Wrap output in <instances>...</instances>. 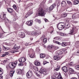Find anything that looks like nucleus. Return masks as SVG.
<instances>
[{"mask_svg":"<svg viewBox=\"0 0 79 79\" xmlns=\"http://www.w3.org/2000/svg\"><path fill=\"white\" fill-rule=\"evenodd\" d=\"M5 16H6V14L3 12L0 15V18L1 19H3V21H5V22L6 23H7L8 24H10L11 22L9 21V20L7 19L6 17H5Z\"/></svg>","mask_w":79,"mask_h":79,"instance_id":"obj_1","label":"nucleus"},{"mask_svg":"<svg viewBox=\"0 0 79 79\" xmlns=\"http://www.w3.org/2000/svg\"><path fill=\"white\" fill-rule=\"evenodd\" d=\"M38 14L40 16H44L45 15V12L43 8L40 7L38 10Z\"/></svg>","mask_w":79,"mask_h":79,"instance_id":"obj_2","label":"nucleus"},{"mask_svg":"<svg viewBox=\"0 0 79 79\" xmlns=\"http://www.w3.org/2000/svg\"><path fill=\"white\" fill-rule=\"evenodd\" d=\"M17 62H15V63H12L11 64H9V67L10 68L13 69L15 68V67H16V64H17Z\"/></svg>","mask_w":79,"mask_h":79,"instance_id":"obj_3","label":"nucleus"},{"mask_svg":"<svg viewBox=\"0 0 79 79\" xmlns=\"http://www.w3.org/2000/svg\"><path fill=\"white\" fill-rule=\"evenodd\" d=\"M52 79H63L61 75H57L56 76H52Z\"/></svg>","mask_w":79,"mask_h":79,"instance_id":"obj_4","label":"nucleus"},{"mask_svg":"<svg viewBox=\"0 0 79 79\" xmlns=\"http://www.w3.org/2000/svg\"><path fill=\"white\" fill-rule=\"evenodd\" d=\"M57 26L58 29L60 30L63 29L64 27V26L61 23H59L58 25H57Z\"/></svg>","mask_w":79,"mask_h":79,"instance_id":"obj_5","label":"nucleus"},{"mask_svg":"<svg viewBox=\"0 0 79 79\" xmlns=\"http://www.w3.org/2000/svg\"><path fill=\"white\" fill-rule=\"evenodd\" d=\"M13 49H14L15 50L10 51V53H15V52H17V51L16 50H18L19 49V47H18L16 45H15L13 48Z\"/></svg>","mask_w":79,"mask_h":79,"instance_id":"obj_6","label":"nucleus"},{"mask_svg":"<svg viewBox=\"0 0 79 79\" xmlns=\"http://www.w3.org/2000/svg\"><path fill=\"white\" fill-rule=\"evenodd\" d=\"M26 76L28 78H29V77H32V72L30 71H29L27 73Z\"/></svg>","mask_w":79,"mask_h":79,"instance_id":"obj_7","label":"nucleus"},{"mask_svg":"<svg viewBox=\"0 0 79 79\" xmlns=\"http://www.w3.org/2000/svg\"><path fill=\"white\" fill-rule=\"evenodd\" d=\"M30 32V34H31V35H38V34H41L40 31H39V33H37L36 31H33Z\"/></svg>","mask_w":79,"mask_h":79,"instance_id":"obj_8","label":"nucleus"},{"mask_svg":"<svg viewBox=\"0 0 79 79\" xmlns=\"http://www.w3.org/2000/svg\"><path fill=\"white\" fill-rule=\"evenodd\" d=\"M20 63H24L26 61V59L24 57H21L19 60Z\"/></svg>","mask_w":79,"mask_h":79,"instance_id":"obj_9","label":"nucleus"},{"mask_svg":"<svg viewBox=\"0 0 79 79\" xmlns=\"http://www.w3.org/2000/svg\"><path fill=\"white\" fill-rule=\"evenodd\" d=\"M76 33V30L74 28H72V29L71 31L69 33V34H71V35H74Z\"/></svg>","mask_w":79,"mask_h":79,"instance_id":"obj_10","label":"nucleus"},{"mask_svg":"<svg viewBox=\"0 0 79 79\" xmlns=\"http://www.w3.org/2000/svg\"><path fill=\"white\" fill-rule=\"evenodd\" d=\"M56 5L55 4H53L52 6H51L49 7V11H51L53 10V9H54V8L55 7V6Z\"/></svg>","mask_w":79,"mask_h":79,"instance_id":"obj_11","label":"nucleus"},{"mask_svg":"<svg viewBox=\"0 0 79 79\" xmlns=\"http://www.w3.org/2000/svg\"><path fill=\"white\" fill-rule=\"evenodd\" d=\"M62 70L63 71H64V72H65V73H66L67 72H68V68L66 67V66H64L62 68Z\"/></svg>","mask_w":79,"mask_h":79,"instance_id":"obj_12","label":"nucleus"},{"mask_svg":"<svg viewBox=\"0 0 79 79\" xmlns=\"http://www.w3.org/2000/svg\"><path fill=\"white\" fill-rule=\"evenodd\" d=\"M32 14V11L31 10H29L28 11V13L26 15V17H27L28 16H29L30 15H31Z\"/></svg>","mask_w":79,"mask_h":79,"instance_id":"obj_13","label":"nucleus"},{"mask_svg":"<svg viewBox=\"0 0 79 79\" xmlns=\"http://www.w3.org/2000/svg\"><path fill=\"white\" fill-rule=\"evenodd\" d=\"M53 59H54L55 60L58 61V60H60V56H54Z\"/></svg>","mask_w":79,"mask_h":79,"instance_id":"obj_14","label":"nucleus"},{"mask_svg":"<svg viewBox=\"0 0 79 79\" xmlns=\"http://www.w3.org/2000/svg\"><path fill=\"white\" fill-rule=\"evenodd\" d=\"M61 5L63 7H65L66 6V3L65 1H62L61 3Z\"/></svg>","mask_w":79,"mask_h":79,"instance_id":"obj_15","label":"nucleus"},{"mask_svg":"<svg viewBox=\"0 0 79 79\" xmlns=\"http://www.w3.org/2000/svg\"><path fill=\"white\" fill-rule=\"evenodd\" d=\"M27 24L28 26H32L33 23V22L32 21H29L27 22Z\"/></svg>","mask_w":79,"mask_h":79,"instance_id":"obj_16","label":"nucleus"},{"mask_svg":"<svg viewBox=\"0 0 79 79\" xmlns=\"http://www.w3.org/2000/svg\"><path fill=\"white\" fill-rule=\"evenodd\" d=\"M60 45L62 46V47H66L67 45V43L66 42H62V43L60 44Z\"/></svg>","mask_w":79,"mask_h":79,"instance_id":"obj_17","label":"nucleus"},{"mask_svg":"<svg viewBox=\"0 0 79 79\" xmlns=\"http://www.w3.org/2000/svg\"><path fill=\"white\" fill-rule=\"evenodd\" d=\"M7 11L9 12V13H13V10L11 8H7Z\"/></svg>","mask_w":79,"mask_h":79,"instance_id":"obj_18","label":"nucleus"},{"mask_svg":"<svg viewBox=\"0 0 79 79\" xmlns=\"http://www.w3.org/2000/svg\"><path fill=\"white\" fill-rule=\"evenodd\" d=\"M62 54L63 52H62V51H59L56 53V55L57 56H58L59 55H62Z\"/></svg>","mask_w":79,"mask_h":79,"instance_id":"obj_19","label":"nucleus"},{"mask_svg":"<svg viewBox=\"0 0 79 79\" xmlns=\"http://www.w3.org/2000/svg\"><path fill=\"white\" fill-rule=\"evenodd\" d=\"M29 56L30 58H34V57L35 56V53L33 52L32 54L31 55L29 54Z\"/></svg>","mask_w":79,"mask_h":79,"instance_id":"obj_20","label":"nucleus"},{"mask_svg":"<svg viewBox=\"0 0 79 79\" xmlns=\"http://www.w3.org/2000/svg\"><path fill=\"white\" fill-rule=\"evenodd\" d=\"M17 72L18 74H21L22 73V70L18 69H17Z\"/></svg>","mask_w":79,"mask_h":79,"instance_id":"obj_21","label":"nucleus"},{"mask_svg":"<svg viewBox=\"0 0 79 79\" xmlns=\"http://www.w3.org/2000/svg\"><path fill=\"white\" fill-rule=\"evenodd\" d=\"M20 35L21 38H24V37H25V35L24 34V33L23 32H22L20 34Z\"/></svg>","mask_w":79,"mask_h":79,"instance_id":"obj_22","label":"nucleus"},{"mask_svg":"<svg viewBox=\"0 0 79 79\" xmlns=\"http://www.w3.org/2000/svg\"><path fill=\"white\" fill-rule=\"evenodd\" d=\"M67 16V14L66 13H64L61 15V17L62 18H65Z\"/></svg>","mask_w":79,"mask_h":79,"instance_id":"obj_23","label":"nucleus"},{"mask_svg":"<svg viewBox=\"0 0 79 79\" xmlns=\"http://www.w3.org/2000/svg\"><path fill=\"white\" fill-rule=\"evenodd\" d=\"M15 71H11L10 72V77H13V74L15 73Z\"/></svg>","mask_w":79,"mask_h":79,"instance_id":"obj_24","label":"nucleus"},{"mask_svg":"<svg viewBox=\"0 0 79 79\" xmlns=\"http://www.w3.org/2000/svg\"><path fill=\"white\" fill-rule=\"evenodd\" d=\"M3 48L4 50H8L10 49V48H8V47L5 46H3Z\"/></svg>","mask_w":79,"mask_h":79,"instance_id":"obj_25","label":"nucleus"},{"mask_svg":"<svg viewBox=\"0 0 79 79\" xmlns=\"http://www.w3.org/2000/svg\"><path fill=\"white\" fill-rule=\"evenodd\" d=\"M40 58H45V56L44 54H40Z\"/></svg>","mask_w":79,"mask_h":79,"instance_id":"obj_26","label":"nucleus"},{"mask_svg":"<svg viewBox=\"0 0 79 79\" xmlns=\"http://www.w3.org/2000/svg\"><path fill=\"white\" fill-rule=\"evenodd\" d=\"M3 70L2 68H0V75L3 74Z\"/></svg>","mask_w":79,"mask_h":79,"instance_id":"obj_27","label":"nucleus"},{"mask_svg":"<svg viewBox=\"0 0 79 79\" xmlns=\"http://www.w3.org/2000/svg\"><path fill=\"white\" fill-rule=\"evenodd\" d=\"M78 3H79V1L76 0L74 1L73 3L74 5H77V4H78Z\"/></svg>","mask_w":79,"mask_h":79,"instance_id":"obj_28","label":"nucleus"},{"mask_svg":"<svg viewBox=\"0 0 79 79\" xmlns=\"http://www.w3.org/2000/svg\"><path fill=\"white\" fill-rule=\"evenodd\" d=\"M69 72H70L71 73H73V72L74 71V70L71 68H69Z\"/></svg>","mask_w":79,"mask_h":79,"instance_id":"obj_29","label":"nucleus"},{"mask_svg":"<svg viewBox=\"0 0 79 79\" xmlns=\"http://www.w3.org/2000/svg\"><path fill=\"white\" fill-rule=\"evenodd\" d=\"M35 64L36 65V66H40V62H36L35 63Z\"/></svg>","mask_w":79,"mask_h":79,"instance_id":"obj_30","label":"nucleus"},{"mask_svg":"<svg viewBox=\"0 0 79 79\" xmlns=\"http://www.w3.org/2000/svg\"><path fill=\"white\" fill-rule=\"evenodd\" d=\"M67 2L68 5H69L70 6H72V3L71 2L69 1H67Z\"/></svg>","mask_w":79,"mask_h":79,"instance_id":"obj_31","label":"nucleus"},{"mask_svg":"<svg viewBox=\"0 0 79 79\" xmlns=\"http://www.w3.org/2000/svg\"><path fill=\"white\" fill-rule=\"evenodd\" d=\"M48 48L51 49H54V46L53 45H49L48 46Z\"/></svg>","mask_w":79,"mask_h":79,"instance_id":"obj_32","label":"nucleus"},{"mask_svg":"<svg viewBox=\"0 0 79 79\" xmlns=\"http://www.w3.org/2000/svg\"><path fill=\"white\" fill-rule=\"evenodd\" d=\"M48 72L47 71H44L43 72V74L45 76H46V75H47V74H48Z\"/></svg>","mask_w":79,"mask_h":79,"instance_id":"obj_33","label":"nucleus"},{"mask_svg":"<svg viewBox=\"0 0 79 79\" xmlns=\"http://www.w3.org/2000/svg\"><path fill=\"white\" fill-rule=\"evenodd\" d=\"M33 69L36 71H38V68H37V67L36 66H33Z\"/></svg>","mask_w":79,"mask_h":79,"instance_id":"obj_34","label":"nucleus"},{"mask_svg":"<svg viewBox=\"0 0 79 79\" xmlns=\"http://www.w3.org/2000/svg\"><path fill=\"white\" fill-rule=\"evenodd\" d=\"M32 5H33L32 3H30L29 4H27V5L26 6H27V8H28V7H29L30 6H32Z\"/></svg>","mask_w":79,"mask_h":79,"instance_id":"obj_35","label":"nucleus"},{"mask_svg":"<svg viewBox=\"0 0 79 79\" xmlns=\"http://www.w3.org/2000/svg\"><path fill=\"white\" fill-rule=\"evenodd\" d=\"M53 42L54 43H56V44H58V45H60V44H61V43H60L59 42H58V41H56L55 40H54L53 41Z\"/></svg>","mask_w":79,"mask_h":79,"instance_id":"obj_36","label":"nucleus"},{"mask_svg":"<svg viewBox=\"0 0 79 79\" xmlns=\"http://www.w3.org/2000/svg\"><path fill=\"white\" fill-rule=\"evenodd\" d=\"M44 70L43 69H41L40 70V73H41V74H43L44 72Z\"/></svg>","mask_w":79,"mask_h":79,"instance_id":"obj_37","label":"nucleus"},{"mask_svg":"<svg viewBox=\"0 0 79 79\" xmlns=\"http://www.w3.org/2000/svg\"><path fill=\"white\" fill-rule=\"evenodd\" d=\"M75 69H76L78 70H79V64H78V65L75 66Z\"/></svg>","mask_w":79,"mask_h":79,"instance_id":"obj_38","label":"nucleus"},{"mask_svg":"<svg viewBox=\"0 0 79 79\" xmlns=\"http://www.w3.org/2000/svg\"><path fill=\"white\" fill-rule=\"evenodd\" d=\"M13 7L15 10H16L17 9V6H16V5H14L13 6Z\"/></svg>","mask_w":79,"mask_h":79,"instance_id":"obj_39","label":"nucleus"},{"mask_svg":"<svg viewBox=\"0 0 79 79\" xmlns=\"http://www.w3.org/2000/svg\"><path fill=\"white\" fill-rule=\"evenodd\" d=\"M35 21H36V22H37V23H40L41 21L40 20L38 19H36L35 20Z\"/></svg>","mask_w":79,"mask_h":79,"instance_id":"obj_40","label":"nucleus"},{"mask_svg":"<svg viewBox=\"0 0 79 79\" xmlns=\"http://www.w3.org/2000/svg\"><path fill=\"white\" fill-rule=\"evenodd\" d=\"M69 65L71 66H73L74 65V63L73 62H70L69 63Z\"/></svg>","mask_w":79,"mask_h":79,"instance_id":"obj_41","label":"nucleus"},{"mask_svg":"<svg viewBox=\"0 0 79 79\" xmlns=\"http://www.w3.org/2000/svg\"><path fill=\"white\" fill-rule=\"evenodd\" d=\"M75 55H78L79 56V50L77 52L75 53Z\"/></svg>","mask_w":79,"mask_h":79,"instance_id":"obj_42","label":"nucleus"},{"mask_svg":"<svg viewBox=\"0 0 79 79\" xmlns=\"http://www.w3.org/2000/svg\"><path fill=\"white\" fill-rule=\"evenodd\" d=\"M54 39H55V40H59L60 39L59 37H56L54 38Z\"/></svg>","mask_w":79,"mask_h":79,"instance_id":"obj_43","label":"nucleus"},{"mask_svg":"<svg viewBox=\"0 0 79 79\" xmlns=\"http://www.w3.org/2000/svg\"><path fill=\"white\" fill-rule=\"evenodd\" d=\"M4 36V34L3 33H1L0 34V38L3 37V36Z\"/></svg>","mask_w":79,"mask_h":79,"instance_id":"obj_44","label":"nucleus"},{"mask_svg":"<svg viewBox=\"0 0 79 79\" xmlns=\"http://www.w3.org/2000/svg\"><path fill=\"white\" fill-rule=\"evenodd\" d=\"M65 27L66 28H69V27H70V25H69V24H68L66 25H65Z\"/></svg>","mask_w":79,"mask_h":79,"instance_id":"obj_45","label":"nucleus"},{"mask_svg":"<svg viewBox=\"0 0 79 79\" xmlns=\"http://www.w3.org/2000/svg\"><path fill=\"white\" fill-rule=\"evenodd\" d=\"M44 44H45L47 43V38H45L44 40Z\"/></svg>","mask_w":79,"mask_h":79,"instance_id":"obj_46","label":"nucleus"},{"mask_svg":"<svg viewBox=\"0 0 79 79\" xmlns=\"http://www.w3.org/2000/svg\"><path fill=\"white\" fill-rule=\"evenodd\" d=\"M66 10L67 11H69L70 12L71 11V9L70 8H68Z\"/></svg>","mask_w":79,"mask_h":79,"instance_id":"obj_47","label":"nucleus"},{"mask_svg":"<svg viewBox=\"0 0 79 79\" xmlns=\"http://www.w3.org/2000/svg\"><path fill=\"white\" fill-rule=\"evenodd\" d=\"M19 66H23V63H21L19 64Z\"/></svg>","mask_w":79,"mask_h":79,"instance_id":"obj_48","label":"nucleus"},{"mask_svg":"<svg viewBox=\"0 0 79 79\" xmlns=\"http://www.w3.org/2000/svg\"><path fill=\"white\" fill-rule=\"evenodd\" d=\"M60 70V69L59 68H56L54 70V71H59Z\"/></svg>","mask_w":79,"mask_h":79,"instance_id":"obj_49","label":"nucleus"},{"mask_svg":"<svg viewBox=\"0 0 79 79\" xmlns=\"http://www.w3.org/2000/svg\"><path fill=\"white\" fill-rule=\"evenodd\" d=\"M49 62H47V61H44L43 62V64H44V65H45V64H47V63H48Z\"/></svg>","mask_w":79,"mask_h":79,"instance_id":"obj_50","label":"nucleus"},{"mask_svg":"<svg viewBox=\"0 0 79 79\" xmlns=\"http://www.w3.org/2000/svg\"><path fill=\"white\" fill-rule=\"evenodd\" d=\"M76 17L74 15H73L72 16V18L73 19H76Z\"/></svg>","mask_w":79,"mask_h":79,"instance_id":"obj_51","label":"nucleus"},{"mask_svg":"<svg viewBox=\"0 0 79 79\" xmlns=\"http://www.w3.org/2000/svg\"><path fill=\"white\" fill-rule=\"evenodd\" d=\"M19 27V25H16L15 26V28H18Z\"/></svg>","mask_w":79,"mask_h":79,"instance_id":"obj_52","label":"nucleus"},{"mask_svg":"<svg viewBox=\"0 0 79 79\" xmlns=\"http://www.w3.org/2000/svg\"><path fill=\"white\" fill-rule=\"evenodd\" d=\"M5 54V55H9V52H6Z\"/></svg>","mask_w":79,"mask_h":79,"instance_id":"obj_53","label":"nucleus"},{"mask_svg":"<svg viewBox=\"0 0 79 79\" xmlns=\"http://www.w3.org/2000/svg\"><path fill=\"white\" fill-rule=\"evenodd\" d=\"M64 33H60V35H61V36H64Z\"/></svg>","mask_w":79,"mask_h":79,"instance_id":"obj_54","label":"nucleus"},{"mask_svg":"<svg viewBox=\"0 0 79 79\" xmlns=\"http://www.w3.org/2000/svg\"><path fill=\"white\" fill-rule=\"evenodd\" d=\"M44 21L45 23H47V22H48V20L46 19H44Z\"/></svg>","mask_w":79,"mask_h":79,"instance_id":"obj_55","label":"nucleus"},{"mask_svg":"<svg viewBox=\"0 0 79 79\" xmlns=\"http://www.w3.org/2000/svg\"><path fill=\"white\" fill-rule=\"evenodd\" d=\"M6 56V55H5V54H2V57H4V56Z\"/></svg>","mask_w":79,"mask_h":79,"instance_id":"obj_56","label":"nucleus"},{"mask_svg":"<svg viewBox=\"0 0 79 79\" xmlns=\"http://www.w3.org/2000/svg\"><path fill=\"white\" fill-rule=\"evenodd\" d=\"M6 79H9V78H10V76H9V75H7L6 76Z\"/></svg>","mask_w":79,"mask_h":79,"instance_id":"obj_57","label":"nucleus"},{"mask_svg":"<svg viewBox=\"0 0 79 79\" xmlns=\"http://www.w3.org/2000/svg\"><path fill=\"white\" fill-rule=\"evenodd\" d=\"M45 38V36L44 35H43L42 36V37L41 38L42 39H44Z\"/></svg>","mask_w":79,"mask_h":79,"instance_id":"obj_58","label":"nucleus"},{"mask_svg":"<svg viewBox=\"0 0 79 79\" xmlns=\"http://www.w3.org/2000/svg\"><path fill=\"white\" fill-rule=\"evenodd\" d=\"M70 79H77V78L76 77H72Z\"/></svg>","mask_w":79,"mask_h":79,"instance_id":"obj_59","label":"nucleus"},{"mask_svg":"<svg viewBox=\"0 0 79 79\" xmlns=\"http://www.w3.org/2000/svg\"><path fill=\"white\" fill-rule=\"evenodd\" d=\"M0 79H3V76L2 75L0 76Z\"/></svg>","mask_w":79,"mask_h":79,"instance_id":"obj_60","label":"nucleus"},{"mask_svg":"<svg viewBox=\"0 0 79 79\" xmlns=\"http://www.w3.org/2000/svg\"><path fill=\"white\" fill-rule=\"evenodd\" d=\"M72 23H77V22L76 21H72Z\"/></svg>","mask_w":79,"mask_h":79,"instance_id":"obj_61","label":"nucleus"},{"mask_svg":"<svg viewBox=\"0 0 79 79\" xmlns=\"http://www.w3.org/2000/svg\"><path fill=\"white\" fill-rule=\"evenodd\" d=\"M54 48L55 49V50H56L58 49V47H54Z\"/></svg>","mask_w":79,"mask_h":79,"instance_id":"obj_62","label":"nucleus"},{"mask_svg":"<svg viewBox=\"0 0 79 79\" xmlns=\"http://www.w3.org/2000/svg\"><path fill=\"white\" fill-rule=\"evenodd\" d=\"M30 40H33V38L32 37H31L30 38Z\"/></svg>","mask_w":79,"mask_h":79,"instance_id":"obj_63","label":"nucleus"},{"mask_svg":"<svg viewBox=\"0 0 79 79\" xmlns=\"http://www.w3.org/2000/svg\"><path fill=\"white\" fill-rule=\"evenodd\" d=\"M78 79H79V73L78 74Z\"/></svg>","mask_w":79,"mask_h":79,"instance_id":"obj_64","label":"nucleus"}]
</instances>
